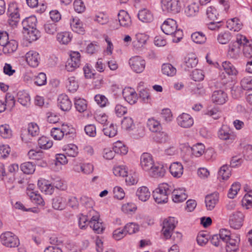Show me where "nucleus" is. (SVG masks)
Listing matches in <instances>:
<instances>
[{"instance_id":"nucleus-22","label":"nucleus","mask_w":252,"mask_h":252,"mask_svg":"<svg viewBox=\"0 0 252 252\" xmlns=\"http://www.w3.org/2000/svg\"><path fill=\"white\" fill-rule=\"evenodd\" d=\"M219 194L217 192L207 195L205 197V204L208 210H212L219 201Z\"/></svg>"},{"instance_id":"nucleus-53","label":"nucleus","mask_w":252,"mask_h":252,"mask_svg":"<svg viewBox=\"0 0 252 252\" xmlns=\"http://www.w3.org/2000/svg\"><path fill=\"white\" fill-rule=\"evenodd\" d=\"M75 170L78 172H80V170L84 174H89L93 171L94 166L91 163H84L81 164L80 166H77Z\"/></svg>"},{"instance_id":"nucleus-1","label":"nucleus","mask_w":252,"mask_h":252,"mask_svg":"<svg viewBox=\"0 0 252 252\" xmlns=\"http://www.w3.org/2000/svg\"><path fill=\"white\" fill-rule=\"evenodd\" d=\"M161 30L166 34L171 35L176 39L173 41L178 42L183 37V32L177 29V22L173 19H166L161 26Z\"/></svg>"},{"instance_id":"nucleus-27","label":"nucleus","mask_w":252,"mask_h":252,"mask_svg":"<svg viewBox=\"0 0 252 252\" xmlns=\"http://www.w3.org/2000/svg\"><path fill=\"white\" fill-rule=\"evenodd\" d=\"M147 126L149 130L155 133L162 129L160 123L154 118H149L147 123Z\"/></svg>"},{"instance_id":"nucleus-21","label":"nucleus","mask_w":252,"mask_h":252,"mask_svg":"<svg viewBox=\"0 0 252 252\" xmlns=\"http://www.w3.org/2000/svg\"><path fill=\"white\" fill-rule=\"evenodd\" d=\"M122 94L125 99L130 104H134L136 102L137 94L133 89L125 88L123 90Z\"/></svg>"},{"instance_id":"nucleus-48","label":"nucleus","mask_w":252,"mask_h":252,"mask_svg":"<svg viewBox=\"0 0 252 252\" xmlns=\"http://www.w3.org/2000/svg\"><path fill=\"white\" fill-rule=\"evenodd\" d=\"M192 41L197 44L204 43L206 40L205 34L200 32H195L191 35Z\"/></svg>"},{"instance_id":"nucleus-28","label":"nucleus","mask_w":252,"mask_h":252,"mask_svg":"<svg viewBox=\"0 0 252 252\" xmlns=\"http://www.w3.org/2000/svg\"><path fill=\"white\" fill-rule=\"evenodd\" d=\"M184 11L188 17L195 16L199 12V5L197 3L192 2L185 7Z\"/></svg>"},{"instance_id":"nucleus-58","label":"nucleus","mask_w":252,"mask_h":252,"mask_svg":"<svg viewBox=\"0 0 252 252\" xmlns=\"http://www.w3.org/2000/svg\"><path fill=\"white\" fill-rule=\"evenodd\" d=\"M124 229L126 234H132L139 231V226L136 223L130 222L125 226Z\"/></svg>"},{"instance_id":"nucleus-41","label":"nucleus","mask_w":252,"mask_h":252,"mask_svg":"<svg viewBox=\"0 0 252 252\" xmlns=\"http://www.w3.org/2000/svg\"><path fill=\"white\" fill-rule=\"evenodd\" d=\"M232 35L228 31L221 32L217 36V40L221 44H226L231 39Z\"/></svg>"},{"instance_id":"nucleus-63","label":"nucleus","mask_w":252,"mask_h":252,"mask_svg":"<svg viewBox=\"0 0 252 252\" xmlns=\"http://www.w3.org/2000/svg\"><path fill=\"white\" fill-rule=\"evenodd\" d=\"M81 202L86 208L87 212L91 209H93V207L94 203L92 198L86 196H83L81 198Z\"/></svg>"},{"instance_id":"nucleus-35","label":"nucleus","mask_w":252,"mask_h":252,"mask_svg":"<svg viewBox=\"0 0 252 252\" xmlns=\"http://www.w3.org/2000/svg\"><path fill=\"white\" fill-rule=\"evenodd\" d=\"M90 210L87 212L80 215L78 220V225L80 229H85L87 226V222L89 224V220H91V217H89Z\"/></svg>"},{"instance_id":"nucleus-11","label":"nucleus","mask_w":252,"mask_h":252,"mask_svg":"<svg viewBox=\"0 0 252 252\" xmlns=\"http://www.w3.org/2000/svg\"><path fill=\"white\" fill-rule=\"evenodd\" d=\"M244 215L240 211L234 212L229 217V223L231 227L238 229L243 225Z\"/></svg>"},{"instance_id":"nucleus-29","label":"nucleus","mask_w":252,"mask_h":252,"mask_svg":"<svg viewBox=\"0 0 252 252\" xmlns=\"http://www.w3.org/2000/svg\"><path fill=\"white\" fill-rule=\"evenodd\" d=\"M37 19L34 16H31L26 18L22 23L23 29L25 31L33 29L36 27Z\"/></svg>"},{"instance_id":"nucleus-17","label":"nucleus","mask_w":252,"mask_h":252,"mask_svg":"<svg viewBox=\"0 0 252 252\" xmlns=\"http://www.w3.org/2000/svg\"><path fill=\"white\" fill-rule=\"evenodd\" d=\"M58 106L63 111H69L72 103L68 96L65 94H60L58 98Z\"/></svg>"},{"instance_id":"nucleus-38","label":"nucleus","mask_w":252,"mask_h":252,"mask_svg":"<svg viewBox=\"0 0 252 252\" xmlns=\"http://www.w3.org/2000/svg\"><path fill=\"white\" fill-rule=\"evenodd\" d=\"M70 26L74 32L79 34H83L84 30L82 27V24L79 19L73 18L70 22Z\"/></svg>"},{"instance_id":"nucleus-26","label":"nucleus","mask_w":252,"mask_h":252,"mask_svg":"<svg viewBox=\"0 0 252 252\" xmlns=\"http://www.w3.org/2000/svg\"><path fill=\"white\" fill-rule=\"evenodd\" d=\"M137 16L139 20L144 23H150L154 19L151 11L145 8L140 10Z\"/></svg>"},{"instance_id":"nucleus-2","label":"nucleus","mask_w":252,"mask_h":252,"mask_svg":"<svg viewBox=\"0 0 252 252\" xmlns=\"http://www.w3.org/2000/svg\"><path fill=\"white\" fill-rule=\"evenodd\" d=\"M173 191V186L167 183L159 185L153 192V196L155 201L158 204L166 203L168 195Z\"/></svg>"},{"instance_id":"nucleus-6","label":"nucleus","mask_w":252,"mask_h":252,"mask_svg":"<svg viewBox=\"0 0 252 252\" xmlns=\"http://www.w3.org/2000/svg\"><path fill=\"white\" fill-rule=\"evenodd\" d=\"M161 6L163 11L172 14L178 13L181 9L179 0H161Z\"/></svg>"},{"instance_id":"nucleus-5","label":"nucleus","mask_w":252,"mask_h":252,"mask_svg":"<svg viewBox=\"0 0 252 252\" xmlns=\"http://www.w3.org/2000/svg\"><path fill=\"white\" fill-rule=\"evenodd\" d=\"M0 240L1 244L8 248L17 247L20 244L17 236L10 231L2 233L0 236Z\"/></svg>"},{"instance_id":"nucleus-7","label":"nucleus","mask_w":252,"mask_h":252,"mask_svg":"<svg viewBox=\"0 0 252 252\" xmlns=\"http://www.w3.org/2000/svg\"><path fill=\"white\" fill-rule=\"evenodd\" d=\"M177 222V221L174 218L172 217H169L168 219L163 221L161 232L166 239H168L171 237L172 232L175 228Z\"/></svg>"},{"instance_id":"nucleus-31","label":"nucleus","mask_w":252,"mask_h":252,"mask_svg":"<svg viewBox=\"0 0 252 252\" xmlns=\"http://www.w3.org/2000/svg\"><path fill=\"white\" fill-rule=\"evenodd\" d=\"M243 54L249 59L252 57V40L249 41L246 37V40H243L242 47Z\"/></svg>"},{"instance_id":"nucleus-32","label":"nucleus","mask_w":252,"mask_h":252,"mask_svg":"<svg viewBox=\"0 0 252 252\" xmlns=\"http://www.w3.org/2000/svg\"><path fill=\"white\" fill-rule=\"evenodd\" d=\"M136 195L142 201H146L150 196V192L148 189L145 186L138 189L136 191Z\"/></svg>"},{"instance_id":"nucleus-36","label":"nucleus","mask_w":252,"mask_h":252,"mask_svg":"<svg viewBox=\"0 0 252 252\" xmlns=\"http://www.w3.org/2000/svg\"><path fill=\"white\" fill-rule=\"evenodd\" d=\"M66 199L62 196H57L53 199L52 206L56 210H63L65 205Z\"/></svg>"},{"instance_id":"nucleus-56","label":"nucleus","mask_w":252,"mask_h":252,"mask_svg":"<svg viewBox=\"0 0 252 252\" xmlns=\"http://www.w3.org/2000/svg\"><path fill=\"white\" fill-rule=\"evenodd\" d=\"M137 43L134 41L135 45L137 47H141L145 45L148 39V37L144 33H138L135 35Z\"/></svg>"},{"instance_id":"nucleus-52","label":"nucleus","mask_w":252,"mask_h":252,"mask_svg":"<svg viewBox=\"0 0 252 252\" xmlns=\"http://www.w3.org/2000/svg\"><path fill=\"white\" fill-rule=\"evenodd\" d=\"M66 87L70 92L74 93L78 88V84L74 77H69L66 82Z\"/></svg>"},{"instance_id":"nucleus-60","label":"nucleus","mask_w":252,"mask_h":252,"mask_svg":"<svg viewBox=\"0 0 252 252\" xmlns=\"http://www.w3.org/2000/svg\"><path fill=\"white\" fill-rule=\"evenodd\" d=\"M241 185L239 183H233L231 188L229 189L228 193V197L230 198H234L238 193V191L240 190Z\"/></svg>"},{"instance_id":"nucleus-4","label":"nucleus","mask_w":252,"mask_h":252,"mask_svg":"<svg viewBox=\"0 0 252 252\" xmlns=\"http://www.w3.org/2000/svg\"><path fill=\"white\" fill-rule=\"evenodd\" d=\"M89 217H91V220H89V225L93 229L94 233L101 234L105 230V226L103 223L99 219V213L94 209L90 210Z\"/></svg>"},{"instance_id":"nucleus-62","label":"nucleus","mask_w":252,"mask_h":252,"mask_svg":"<svg viewBox=\"0 0 252 252\" xmlns=\"http://www.w3.org/2000/svg\"><path fill=\"white\" fill-rule=\"evenodd\" d=\"M234 234H232L231 233L230 231L228 229L225 228H222L220 229L219 234H218L220 239L224 242H225L226 241L229 240V239Z\"/></svg>"},{"instance_id":"nucleus-16","label":"nucleus","mask_w":252,"mask_h":252,"mask_svg":"<svg viewBox=\"0 0 252 252\" xmlns=\"http://www.w3.org/2000/svg\"><path fill=\"white\" fill-rule=\"evenodd\" d=\"M177 121L178 125L184 128H189L193 124V119L191 116L185 113L179 115Z\"/></svg>"},{"instance_id":"nucleus-54","label":"nucleus","mask_w":252,"mask_h":252,"mask_svg":"<svg viewBox=\"0 0 252 252\" xmlns=\"http://www.w3.org/2000/svg\"><path fill=\"white\" fill-rule=\"evenodd\" d=\"M103 131L106 136L109 137L115 136L117 133V127L116 126H114L111 124L109 126H106L103 128Z\"/></svg>"},{"instance_id":"nucleus-24","label":"nucleus","mask_w":252,"mask_h":252,"mask_svg":"<svg viewBox=\"0 0 252 252\" xmlns=\"http://www.w3.org/2000/svg\"><path fill=\"white\" fill-rule=\"evenodd\" d=\"M37 185L40 190L46 194L51 195L53 193V186H52V183H50L48 181L39 180L38 181Z\"/></svg>"},{"instance_id":"nucleus-30","label":"nucleus","mask_w":252,"mask_h":252,"mask_svg":"<svg viewBox=\"0 0 252 252\" xmlns=\"http://www.w3.org/2000/svg\"><path fill=\"white\" fill-rule=\"evenodd\" d=\"M18 101L22 105L27 106L30 103V96L25 91H20L17 93Z\"/></svg>"},{"instance_id":"nucleus-61","label":"nucleus","mask_w":252,"mask_h":252,"mask_svg":"<svg viewBox=\"0 0 252 252\" xmlns=\"http://www.w3.org/2000/svg\"><path fill=\"white\" fill-rule=\"evenodd\" d=\"M64 134V131L59 128L54 127L51 130V135L55 140H61Z\"/></svg>"},{"instance_id":"nucleus-19","label":"nucleus","mask_w":252,"mask_h":252,"mask_svg":"<svg viewBox=\"0 0 252 252\" xmlns=\"http://www.w3.org/2000/svg\"><path fill=\"white\" fill-rule=\"evenodd\" d=\"M118 18L121 26L128 28L131 24V18L127 12L124 10H121L118 14Z\"/></svg>"},{"instance_id":"nucleus-34","label":"nucleus","mask_w":252,"mask_h":252,"mask_svg":"<svg viewBox=\"0 0 252 252\" xmlns=\"http://www.w3.org/2000/svg\"><path fill=\"white\" fill-rule=\"evenodd\" d=\"M3 48V51L5 54H10L16 51L18 48V43L15 40L7 41V43L4 45Z\"/></svg>"},{"instance_id":"nucleus-14","label":"nucleus","mask_w":252,"mask_h":252,"mask_svg":"<svg viewBox=\"0 0 252 252\" xmlns=\"http://www.w3.org/2000/svg\"><path fill=\"white\" fill-rule=\"evenodd\" d=\"M155 162L152 156L147 153H143L140 158V165L142 169L149 172Z\"/></svg>"},{"instance_id":"nucleus-50","label":"nucleus","mask_w":252,"mask_h":252,"mask_svg":"<svg viewBox=\"0 0 252 252\" xmlns=\"http://www.w3.org/2000/svg\"><path fill=\"white\" fill-rule=\"evenodd\" d=\"M57 38L60 43L66 44L70 41L71 36L69 33L67 32H63L58 33Z\"/></svg>"},{"instance_id":"nucleus-13","label":"nucleus","mask_w":252,"mask_h":252,"mask_svg":"<svg viewBox=\"0 0 252 252\" xmlns=\"http://www.w3.org/2000/svg\"><path fill=\"white\" fill-rule=\"evenodd\" d=\"M240 241V237L238 235H233L225 243L227 252H237L239 250Z\"/></svg>"},{"instance_id":"nucleus-10","label":"nucleus","mask_w":252,"mask_h":252,"mask_svg":"<svg viewBox=\"0 0 252 252\" xmlns=\"http://www.w3.org/2000/svg\"><path fill=\"white\" fill-rule=\"evenodd\" d=\"M80 64V54L78 52H73L70 55L65 65V68L68 71H73L78 67Z\"/></svg>"},{"instance_id":"nucleus-55","label":"nucleus","mask_w":252,"mask_h":252,"mask_svg":"<svg viewBox=\"0 0 252 252\" xmlns=\"http://www.w3.org/2000/svg\"><path fill=\"white\" fill-rule=\"evenodd\" d=\"M218 175L223 180H227L231 175L230 167L226 164L222 165L218 172Z\"/></svg>"},{"instance_id":"nucleus-51","label":"nucleus","mask_w":252,"mask_h":252,"mask_svg":"<svg viewBox=\"0 0 252 252\" xmlns=\"http://www.w3.org/2000/svg\"><path fill=\"white\" fill-rule=\"evenodd\" d=\"M222 67L226 73L229 75H236L237 70L233 65L229 62H223L222 63Z\"/></svg>"},{"instance_id":"nucleus-64","label":"nucleus","mask_w":252,"mask_h":252,"mask_svg":"<svg viewBox=\"0 0 252 252\" xmlns=\"http://www.w3.org/2000/svg\"><path fill=\"white\" fill-rule=\"evenodd\" d=\"M241 85L244 90H252V77H244L241 81Z\"/></svg>"},{"instance_id":"nucleus-40","label":"nucleus","mask_w":252,"mask_h":252,"mask_svg":"<svg viewBox=\"0 0 252 252\" xmlns=\"http://www.w3.org/2000/svg\"><path fill=\"white\" fill-rule=\"evenodd\" d=\"M63 150L68 157H75L78 154V148L74 144H69L65 146Z\"/></svg>"},{"instance_id":"nucleus-42","label":"nucleus","mask_w":252,"mask_h":252,"mask_svg":"<svg viewBox=\"0 0 252 252\" xmlns=\"http://www.w3.org/2000/svg\"><path fill=\"white\" fill-rule=\"evenodd\" d=\"M208 18L211 21L221 20L217 9L214 6H210L206 9V12Z\"/></svg>"},{"instance_id":"nucleus-12","label":"nucleus","mask_w":252,"mask_h":252,"mask_svg":"<svg viewBox=\"0 0 252 252\" xmlns=\"http://www.w3.org/2000/svg\"><path fill=\"white\" fill-rule=\"evenodd\" d=\"M8 13L9 15L8 23L12 27L16 26L20 16L17 6L14 4L10 5L8 9Z\"/></svg>"},{"instance_id":"nucleus-44","label":"nucleus","mask_w":252,"mask_h":252,"mask_svg":"<svg viewBox=\"0 0 252 252\" xmlns=\"http://www.w3.org/2000/svg\"><path fill=\"white\" fill-rule=\"evenodd\" d=\"M242 24L237 18H233L227 21V27L231 30L239 31L241 28Z\"/></svg>"},{"instance_id":"nucleus-39","label":"nucleus","mask_w":252,"mask_h":252,"mask_svg":"<svg viewBox=\"0 0 252 252\" xmlns=\"http://www.w3.org/2000/svg\"><path fill=\"white\" fill-rule=\"evenodd\" d=\"M27 194L32 201L34 203L42 206L44 205L43 199L39 194L32 190H28Z\"/></svg>"},{"instance_id":"nucleus-3","label":"nucleus","mask_w":252,"mask_h":252,"mask_svg":"<svg viewBox=\"0 0 252 252\" xmlns=\"http://www.w3.org/2000/svg\"><path fill=\"white\" fill-rule=\"evenodd\" d=\"M246 40V36L237 35L236 40L231 42L228 46L227 57L232 59H237L240 56L243 40Z\"/></svg>"},{"instance_id":"nucleus-45","label":"nucleus","mask_w":252,"mask_h":252,"mask_svg":"<svg viewBox=\"0 0 252 252\" xmlns=\"http://www.w3.org/2000/svg\"><path fill=\"white\" fill-rule=\"evenodd\" d=\"M154 139L158 143H165L168 140L169 136L168 134L162 129L155 133Z\"/></svg>"},{"instance_id":"nucleus-9","label":"nucleus","mask_w":252,"mask_h":252,"mask_svg":"<svg viewBox=\"0 0 252 252\" xmlns=\"http://www.w3.org/2000/svg\"><path fill=\"white\" fill-rule=\"evenodd\" d=\"M145 61L139 56L131 58L129 60V64L131 69L137 73H141L145 68Z\"/></svg>"},{"instance_id":"nucleus-47","label":"nucleus","mask_w":252,"mask_h":252,"mask_svg":"<svg viewBox=\"0 0 252 252\" xmlns=\"http://www.w3.org/2000/svg\"><path fill=\"white\" fill-rule=\"evenodd\" d=\"M21 170L26 174H32L35 171V166L31 162H26L20 166Z\"/></svg>"},{"instance_id":"nucleus-33","label":"nucleus","mask_w":252,"mask_h":252,"mask_svg":"<svg viewBox=\"0 0 252 252\" xmlns=\"http://www.w3.org/2000/svg\"><path fill=\"white\" fill-rule=\"evenodd\" d=\"M198 63V60L195 55L191 54L189 55L185 58L184 65L186 70H189L190 68L196 66Z\"/></svg>"},{"instance_id":"nucleus-59","label":"nucleus","mask_w":252,"mask_h":252,"mask_svg":"<svg viewBox=\"0 0 252 252\" xmlns=\"http://www.w3.org/2000/svg\"><path fill=\"white\" fill-rule=\"evenodd\" d=\"M28 131L29 135L34 137L38 135L39 129L36 124L31 123L28 125Z\"/></svg>"},{"instance_id":"nucleus-20","label":"nucleus","mask_w":252,"mask_h":252,"mask_svg":"<svg viewBox=\"0 0 252 252\" xmlns=\"http://www.w3.org/2000/svg\"><path fill=\"white\" fill-rule=\"evenodd\" d=\"M227 95L222 90L215 91L213 92L212 95V101L219 105L224 104L227 100Z\"/></svg>"},{"instance_id":"nucleus-8","label":"nucleus","mask_w":252,"mask_h":252,"mask_svg":"<svg viewBox=\"0 0 252 252\" xmlns=\"http://www.w3.org/2000/svg\"><path fill=\"white\" fill-rule=\"evenodd\" d=\"M219 138L223 140L232 142L236 138L234 133L227 125H222L218 132Z\"/></svg>"},{"instance_id":"nucleus-23","label":"nucleus","mask_w":252,"mask_h":252,"mask_svg":"<svg viewBox=\"0 0 252 252\" xmlns=\"http://www.w3.org/2000/svg\"><path fill=\"white\" fill-rule=\"evenodd\" d=\"M171 194H172V200L176 203L183 202L188 197L184 188L175 189L173 187V191L171 192Z\"/></svg>"},{"instance_id":"nucleus-25","label":"nucleus","mask_w":252,"mask_h":252,"mask_svg":"<svg viewBox=\"0 0 252 252\" xmlns=\"http://www.w3.org/2000/svg\"><path fill=\"white\" fill-rule=\"evenodd\" d=\"M183 166L179 162H175L171 164L169 171L171 175L176 178H180L183 173Z\"/></svg>"},{"instance_id":"nucleus-49","label":"nucleus","mask_w":252,"mask_h":252,"mask_svg":"<svg viewBox=\"0 0 252 252\" xmlns=\"http://www.w3.org/2000/svg\"><path fill=\"white\" fill-rule=\"evenodd\" d=\"M38 144L41 149H48L52 146L53 143L47 137L42 136L38 139Z\"/></svg>"},{"instance_id":"nucleus-37","label":"nucleus","mask_w":252,"mask_h":252,"mask_svg":"<svg viewBox=\"0 0 252 252\" xmlns=\"http://www.w3.org/2000/svg\"><path fill=\"white\" fill-rule=\"evenodd\" d=\"M74 106L76 110L80 113L84 112L87 108L86 100L81 98H74Z\"/></svg>"},{"instance_id":"nucleus-18","label":"nucleus","mask_w":252,"mask_h":252,"mask_svg":"<svg viewBox=\"0 0 252 252\" xmlns=\"http://www.w3.org/2000/svg\"><path fill=\"white\" fill-rule=\"evenodd\" d=\"M26 60L30 66L36 67L39 63L40 56L37 52L30 51L26 54Z\"/></svg>"},{"instance_id":"nucleus-46","label":"nucleus","mask_w":252,"mask_h":252,"mask_svg":"<svg viewBox=\"0 0 252 252\" xmlns=\"http://www.w3.org/2000/svg\"><path fill=\"white\" fill-rule=\"evenodd\" d=\"M0 135L3 138H10L12 136V131L8 125H3L0 126Z\"/></svg>"},{"instance_id":"nucleus-43","label":"nucleus","mask_w":252,"mask_h":252,"mask_svg":"<svg viewBox=\"0 0 252 252\" xmlns=\"http://www.w3.org/2000/svg\"><path fill=\"white\" fill-rule=\"evenodd\" d=\"M162 72L168 76H173L176 73V69L170 63H164L162 65Z\"/></svg>"},{"instance_id":"nucleus-15","label":"nucleus","mask_w":252,"mask_h":252,"mask_svg":"<svg viewBox=\"0 0 252 252\" xmlns=\"http://www.w3.org/2000/svg\"><path fill=\"white\" fill-rule=\"evenodd\" d=\"M167 167L158 162L155 163L148 172L150 176L154 178L162 177L164 176Z\"/></svg>"},{"instance_id":"nucleus-57","label":"nucleus","mask_w":252,"mask_h":252,"mask_svg":"<svg viewBox=\"0 0 252 252\" xmlns=\"http://www.w3.org/2000/svg\"><path fill=\"white\" fill-rule=\"evenodd\" d=\"M192 154L196 157H200L205 152V146L202 143H197L191 148Z\"/></svg>"}]
</instances>
